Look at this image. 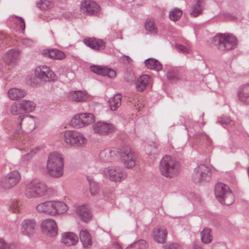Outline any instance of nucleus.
<instances>
[{
    "label": "nucleus",
    "instance_id": "aec40b11",
    "mask_svg": "<svg viewBox=\"0 0 249 249\" xmlns=\"http://www.w3.org/2000/svg\"><path fill=\"white\" fill-rule=\"evenodd\" d=\"M39 213L54 215V201H47L38 204L36 207Z\"/></svg>",
    "mask_w": 249,
    "mask_h": 249
},
{
    "label": "nucleus",
    "instance_id": "4c0bfd02",
    "mask_svg": "<svg viewBox=\"0 0 249 249\" xmlns=\"http://www.w3.org/2000/svg\"><path fill=\"white\" fill-rule=\"evenodd\" d=\"M71 124L73 127L77 128L84 127V124L82 122V119L80 113L74 116V117L71 120Z\"/></svg>",
    "mask_w": 249,
    "mask_h": 249
},
{
    "label": "nucleus",
    "instance_id": "c756f323",
    "mask_svg": "<svg viewBox=\"0 0 249 249\" xmlns=\"http://www.w3.org/2000/svg\"><path fill=\"white\" fill-rule=\"evenodd\" d=\"M144 64L148 69L153 70L157 71H160L162 68L161 63L154 58L147 59L144 61Z\"/></svg>",
    "mask_w": 249,
    "mask_h": 249
},
{
    "label": "nucleus",
    "instance_id": "4be33fe9",
    "mask_svg": "<svg viewBox=\"0 0 249 249\" xmlns=\"http://www.w3.org/2000/svg\"><path fill=\"white\" fill-rule=\"evenodd\" d=\"M151 78L150 75L144 74L141 76L136 83V89L139 91H142L151 84Z\"/></svg>",
    "mask_w": 249,
    "mask_h": 249
},
{
    "label": "nucleus",
    "instance_id": "0e129e2a",
    "mask_svg": "<svg viewBox=\"0 0 249 249\" xmlns=\"http://www.w3.org/2000/svg\"><path fill=\"white\" fill-rule=\"evenodd\" d=\"M200 234L201 240L202 241V231H200Z\"/></svg>",
    "mask_w": 249,
    "mask_h": 249
},
{
    "label": "nucleus",
    "instance_id": "3c124183",
    "mask_svg": "<svg viewBox=\"0 0 249 249\" xmlns=\"http://www.w3.org/2000/svg\"><path fill=\"white\" fill-rule=\"evenodd\" d=\"M8 41L7 36L3 34H0V47L5 46L7 44Z\"/></svg>",
    "mask_w": 249,
    "mask_h": 249
},
{
    "label": "nucleus",
    "instance_id": "ea45409f",
    "mask_svg": "<svg viewBox=\"0 0 249 249\" xmlns=\"http://www.w3.org/2000/svg\"><path fill=\"white\" fill-rule=\"evenodd\" d=\"M213 240V235L211 229H203V244H209Z\"/></svg>",
    "mask_w": 249,
    "mask_h": 249
},
{
    "label": "nucleus",
    "instance_id": "4d7b16f0",
    "mask_svg": "<svg viewBox=\"0 0 249 249\" xmlns=\"http://www.w3.org/2000/svg\"><path fill=\"white\" fill-rule=\"evenodd\" d=\"M120 60L122 63L124 64H128L132 61L131 58L129 56L126 55H124L122 56L120 58Z\"/></svg>",
    "mask_w": 249,
    "mask_h": 249
},
{
    "label": "nucleus",
    "instance_id": "f8f14e48",
    "mask_svg": "<svg viewBox=\"0 0 249 249\" xmlns=\"http://www.w3.org/2000/svg\"><path fill=\"white\" fill-rule=\"evenodd\" d=\"M81 10L89 16H95L100 11V6L93 1L85 0L81 4Z\"/></svg>",
    "mask_w": 249,
    "mask_h": 249
},
{
    "label": "nucleus",
    "instance_id": "603ef678",
    "mask_svg": "<svg viewBox=\"0 0 249 249\" xmlns=\"http://www.w3.org/2000/svg\"><path fill=\"white\" fill-rule=\"evenodd\" d=\"M165 249H180V247L178 243H169L164 245Z\"/></svg>",
    "mask_w": 249,
    "mask_h": 249
},
{
    "label": "nucleus",
    "instance_id": "bf43d9fd",
    "mask_svg": "<svg viewBox=\"0 0 249 249\" xmlns=\"http://www.w3.org/2000/svg\"><path fill=\"white\" fill-rule=\"evenodd\" d=\"M16 18L19 20V26L20 28L22 30H24L25 28V24L24 19L18 16L16 17Z\"/></svg>",
    "mask_w": 249,
    "mask_h": 249
},
{
    "label": "nucleus",
    "instance_id": "864d4df0",
    "mask_svg": "<svg viewBox=\"0 0 249 249\" xmlns=\"http://www.w3.org/2000/svg\"><path fill=\"white\" fill-rule=\"evenodd\" d=\"M21 42L23 45L26 46H32L34 44L33 40L28 38H23L21 40Z\"/></svg>",
    "mask_w": 249,
    "mask_h": 249
},
{
    "label": "nucleus",
    "instance_id": "6ab92c4d",
    "mask_svg": "<svg viewBox=\"0 0 249 249\" xmlns=\"http://www.w3.org/2000/svg\"><path fill=\"white\" fill-rule=\"evenodd\" d=\"M90 71L95 73L103 76H107L110 78H113L116 76V72L111 69L99 66H91L90 68Z\"/></svg>",
    "mask_w": 249,
    "mask_h": 249
},
{
    "label": "nucleus",
    "instance_id": "58836bf2",
    "mask_svg": "<svg viewBox=\"0 0 249 249\" xmlns=\"http://www.w3.org/2000/svg\"><path fill=\"white\" fill-rule=\"evenodd\" d=\"M182 15V11L178 8H174L169 12V16L171 20L176 21L179 19Z\"/></svg>",
    "mask_w": 249,
    "mask_h": 249
},
{
    "label": "nucleus",
    "instance_id": "1a4fd4ad",
    "mask_svg": "<svg viewBox=\"0 0 249 249\" xmlns=\"http://www.w3.org/2000/svg\"><path fill=\"white\" fill-rule=\"evenodd\" d=\"M20 179V175L17 171L10 173L3 177L0 181V187L4 189H9L16 186Z\"/></svg>",
    "mask_w": 249,
    "mask_h": 249
},
{
    "label": "nucleus",
    "instance_id": "6e6d98bb",
    "mask_svg": "<svg viewBox=\"0 0 249 249\" xmlns=\"http://www.w3.org/2000/svg\"><path fill=\"white\" fill-rule=\"evenodd\" d=\"M177 48L178 50L182 53H189V49H188L186 47L182 45H178L177 46Z\"/></svg>",
    "mask_w": 249,
    "mask_h": 249
},
{
    "label": "nucleus",
    "instance_id": "f03ea898",
    "mask_svg": "<svg viewBox=\"0 0 249 249\" xmlns=\"http://www.w3.org/2000/svg\"><path fill=\"white\" fill-rule=\"evenodd\" d=\"M64 159L58 153H53L49 155L47 170L48 174L53 178H58L63 174Z\"/></svg>",
    "mask_w": 249,
    "mask_h": 249
},
{
    "label": "nucleus",
    "instance_id": "ddd939ff",
    "mask_svg": "<svg viewBox=\"0 0 249 249\" xmlns=\"http://www.w3.org/2000/svg\"><path fill=\"white\" fill-rule=\"evenodd\" d=\"M42 231L44 233L50 236H54L57 234V227L54 220L48 219L42 222Z\"/></svg>",
    "mask_w": 249,
    "mask_h": 249
},
{
    "label": "nucleus",
    "instance_id": "5fc2aeb1",
    "mask_svg": "<svg viewBox=\"0 0 249 249\" xmlns=\"http://www.w3.org/2000/svg\"><path fill=\"white\" fill-rule=\"evenodd\" d=\"M36 154V151L35 150H33L30 151V153H28L27 154L24 155L22 157L23 160L24 161H27L30 160L34 155Z\"/></svg>",
    "mask_w": 249,
    "mask_h": 249
},
{
    "label": "nucleus",
    "instance_id": "4468645a",
    "mask_svg": "<svg viewBox=\"0 0 249 249\" xmlns=\"http://www.w3.org/2000/svg\"><path fill=\"white\" fill-rule=\"evenodd\" d=\"M33 117L31 115H20L18 118V124L16 128V131L19 133L21 128L22 122L25 126V130L32 131L34 129V121L32 120Z\"/></svg>",
    "mask_w": 249,
    "mask_h": 249
},
{
    "label": "nucleus",
    "instance_id": "393cba45",
    "mask_svg": "<svg viewBox=\"0 0 249 249\" xmlns=\"http://www.w3.org/2000/svg\"><path fill=\"white\" fill-rule=\"evenodd\" d=\"M7 94L10 99L16 100L24 97L26 95V92L21 89L12 88L8 90Z\"/></svg>",
    "mask_w": 249,
    "mask_h": 249
},
{
    "label": "nucleus",
    "instance_id": "5701e85b",
    "mask_svg": "<svg viewBox=\"0 0 249 249\" xmlns=\"http://www.w3.org/2000/svg\"><path fill=\"white\" fill-rule=\"evenodd\" d=\"M118 156L117 150L106 149L100 154V159L105 162H111L115 157Z\"/></svg>",
    "mask_w": 249,
    "mask_h": 249
},
{
    "label": "nucleus",
    "instance_id": "473e14b6",
    "mask_svg": "<svg viewBox=\"0 0 249 249\" xmlns=\"http://www.w3.org/2000/svg\"><path fill=\"white\" fill-rule=\"evenodd\" d=\"M20 103L23 113L32 112L35 109V104L31 101L22 100L20 101Z\"/></svg>",
    "mask_w": 249,
    "mask_h": 249
},
{
    "label": "nucleus",
    "instance_id": "2eb2a0df",
    "mask_svg": "<svg viewBox=\"0 0 249 249\" xmlns=\"http://www.w3.org/2000/svg\"><path fill=\"white\" fill-rule=\"evenodd\" d=\"M236 95L239 102L249 105V83L241 85L237 90Z\"/></svg>",
    "mask_w": 249,
    "mask_h": 249
},
{
    "label": "nucleus",
    "instance_id": "20e7f679",
    "mask_svg": "<svg viewBox=\"0 0 249 249\" xmlns=\"http://www.w3.org/2000/svg\"><path fill=\"white\" fill-rule=\"evenodd\" d=\"M214 194L218 201L222 205H230L235 201L234 194L229 186L222 183H217L214 187Z\"/></svg>",
    "mask_w": 249,
    "mask_h": 249
},
{
    "label": "nucleus",
    "instance_id": "37998d69",
    "mask_svg": "<svg viewBox=\"0 0 249 249\" xmlns=\"http://www.w3.org/2000/svg\"><path fill=\"white\" fill-rule=\"evenodd\" d=\"M233 74V71L231 69V64L230 63L227 64L224 68V71L222 73L221 76L224 80H228L229 78L232 76Z\"/></svg>",
    "mask_w": 249,
    "mask_h": 249
},
{
    "label": "nucleus",
    "instance_id": "a878e982",
    "mask_svg": "<svg viewBox=\"0 0 249 249\" xmlns=\"http://www.w3.org/2000/svg\"><path fill=\"white\" fill-rule=\"evenodd\" d=\"M76 213L84 222H87L91 219L90 212L85 206L78 207L76 209Z\"/></svg>",
    "mask_w": 249,
    "mask_h": 249
},
{
    "label": "nucleus",
    "instance_id": "2f4dec72",
    "mask_svg": "<svg viewBox=\"0 0 249 249\" xmlns=\"http://www.w3.org/2000/svg\"><path fill=\"white\" fill-rule=\"evenodd\" d=\"M68 209V206L63 202L54 201V215L65 213Z\"/></svg>",
    "mask_w": 249,
    "mask_h": 249
},
{
    "label": "nucleus",
    "instance_id": "72a5a7b5",
    "mask_svg": "<svg viewBox=\"0 0 249 249\" xmlns=\"http://www.w3.org/2000/svg\"><path fill=\"white\" fill-rule=\"evenodd\" d=\"M202 165L199 164L194 170L192 175L193 180L195 183L200 184L202 178Z\"/></svg>",
    "mask_w": 249,
    "mask_h": 249
},
{
    "label": "nucleus",
    "instance_id": "423d86ee",
    "mask_svg": "<svg viewBox=\"0 0 249 249\" xmlns=\"http://www.w3.org/2000/svg\"><path fill=\"white\" fill-rule=\"evenodd\" d=\"M64 140L66 144L74 147L83 146L87 142L82 134L74 130L66 131L64 134Z\"/></svg>",
    "mask_w": 249,
    "mask_h": 249
},
{
    "label": "nucleus",
    "instance_id": "052dcab7",
    "mask_svg": "<svg viewBox=\"0 0 249 249\" xmlns=\"http://www.w3.org/2000/svg\"><path fill=\"white\" fill-rule=\"evenodd\" d=\"M204 137H205V139L208 140L209 142H211L210 139L208 137V136L206 135L205 134L204 135L203 134V139L204 138Z\"/></svg>",
    "mask_w": 249,
    "mask_h": 249
},
{
    "label": "nucleus",
    "instance_id": "bb28decb",
    "mask_svg": "<svg viewBox=\"0 0 249 249\" xmlns=\"http://www.w3.org/2000/svg\"><path fill=\"white\" fill-rule=\"evenodd\" d=\"M80 240L85 248H89L92 245L91 236L86 230H82L79 233Z\"/></svg>",
    "mask_w": 249,
    "mask_h": 249
},
{
    "label": "nucleus",
    "instance_id": "dca6fc26",
    "mask_svg": "<svg viewBox=\"0 0 249 249\" xmlns=\"http://www.w3.org/2000/svg\"><path fill=\"white\" fill-rule=\"evenodd\" d=\"M36 224L33 219H25L21 223V232L23 235L30 236L35 232Z\"/></svg>",
    "mask_w": 249,
    "mask_h": 249
},
{
    "label": "nucleus",
    "instance_id": "cd10ccee",
    "mask_svg": "<svg viewBox=\"0 0 249 249\" xmlns=\"http://www.w3.org/2000/svg\"><path fill=\"white\" fill-rule=\"evenodd\" d=\"M20 52L18 50H10L7 52V53L4 57L5 62L9 65L11 63L15 62L17 59H18L19 56Z\"/></svg>",
    "mask_w": 249,
    "mask_h": 249
},
{
    "label": "nucleus",
    "instance_id": "09e8293b",
    "mask_svg": "<svg viewBox=\"0 0 249 249\" xmlns=\"http://www.w3.org/2000/svg\"><path fill=\"white\" fill-rule=\"evenodd\" d=\"M231 122V120L229 117H228L225 116H222L220 117H219L217 121V123L221 124L222 125L229 124Z\"/></svg>",
    "mask_w": 249,
    "mask_h": 249
},
{
    "label": "nucleus",
    "instance_id": "49530a36",
    "mask_svg": "<svg viewBox=\"0 0 249 249\" xmlns=\"http://www.w3.org/2000/svg\"><path fill=\"white\" fill-rule=\"evenodd\" d=\"M50 6V2L48 0H40L37 3V6L42 10H46Z\"/></svg>",
    "mask_w": 249,
    "mask_h": 249
},
{
    "label": "nucleus",
    "instance_id": "a211bd4d",
    "mask_svg": "<svg viewBox=\"0 0 249 249\" xmlns=\"http://www.w3.org/2000/svg\"><path fill=\"white\" fill-rule=\"evenodd\" d=\"M167 233L166 229L163 227H156L153 231V236L154 241L160 244L165 243Z\"/></svg>",
    "mask_w": 249,
    "mask_h": 249
},
{
    "label": "nucleus",
    "instance_id": "9b49d317",
    "mask_svg": "<svg viewBox=\"0 0 249 249\" xmlns=\"http://www.w3.org/2000/svg\"><path fill=\"white\" fill-rule=\"evenodd\" d=\"M36 76L44 82L54 81L56 79V75L46 66L37 67L35 71Z\"/></svg>",
    "mask_w": 249,
    "mask_h": 249
},
{
    "label": "nucleus",
    "instance_id": "680f3d73",
    "mask_svg": "<svg viewBox=\"0 0 249 249\" xmlns=\"http://www.w3.org/2000/svg\"><path fill=\"white\" fill-rule=\"evenodd\" d=\"M194 249H202L201 247H199V246L196 245L194 246Z\"/></svg>",
    "mask_w": 249,
    "mask_h": 249
},
{
    "label": "nucleus",
    "instance_id": "de8ad7c7",
    "mask_svg": "<svg viewBox=\"0 0 249 249\" xmlns=\"http://www.w3.org/2000/svg\"><path fill=\"white\" fill-rule=\"evenodd\" d=\"M167 77L168 80L171 82H175L178 79V75L177 72L173 70H170L167 73Z\"/></svg>",
    "mask_w": 249,
    "mask_h": 249
},
{
    "label": "nucleus",
    "instance_id": "f3484780",
    "mask_svg": "<svg viewBox=\"0 0 249 249\" xmlns=\"http://www.w3.org/2000/svg\"><path fill=\"white\" fill-rule=\"evenodd\" d=\"M83 42L87 46L95 51L103 50L105 48V42L94 37L85 38Z\"/></svg>",
    "mask_w": 249,
    "mask_h": 249
},
{
    "label": "nucleus",
    "instance_id": "a19ab883",
    "mask_svg": "<svg viewBox=\"0 0 249 249\" xmlns=\"http://www.w3.org/2000/svg\"><path fill=\"white\" fill-rule=\"evenodd\" d=\"M145 28L151 34L155 35L157 33V28L153 20H147L145 23Z\"/></svg>",
    "mask_w": 249,
    "mask_h": 249
},
{
    "label": "nucleus",
    "instance_id": "f257e3e1",
    "mask_svg": "<svg viewBox=\"0 0 249 249\" xmlns=\"http://www.w3.org/2000/svg\"><path fill=\"white\" fill-rule=\"evenodd\" d=\"M215 48L221 52H227L235 49L238 43L237 37L229 33H218L213 39Z\"/></svg>",
    "mask_w": 249,
    "mask_h": 249
},
{
    "label": "nucleus",
    "instance_id": "79ce46f5",
    "mask_svg": "<svg viewBox=\"0 0 249 249\" xmlns=\"http://www.w3.org/2000/svg\"><path fill=\"white\" fill-rule=\"evenodd\" d=\"M10 111L11 114L14 115L23 114V112L20 102L13 104L10 107Z\"/></svg>",
    "mask_w": 249,
    "mask_h": 249
},
{
    "label": "nucleus",
    "instance_id": "7c9ffc66",
    "mask_svg": "<svg viewBox=\"0 0 249 249\" xmlns=\"http://www.w3.org/2000/svg\"><path fill=\"white\" fill-rule=\"evenodd\" d=\"M122 97V96L120 94H117L110 98L108 103L111 110L115 111L121 106Z\"/></svg>",
    "mask_w": 249,
    "mask_h": 249
},
{
    "label": "nucleus",
    "instance_id": "a18cd8bd",
    "mask_svg": "<svg viewBox=\"0 0 249 249\" xmlns=\"http://www.w3.org/2000/svg\"><path fill=\"white\" fill-rule=\"evenodd\" d=\"M10 210L15 213H18L20 210L19 202L17 200H12L9 204Z\"/></svg>",
    "mask_w": 249,
    "mask_h": 249
},
{
    "label": "nucleus",
    "instance_id": "e433bc0d",
    "mask_svg": "<svg viewBox=\"0 0 249 249\" xmlns=\"http://www.w3.org/2000/svg\"><path fill=\"white\" fill-rule=\"evenodd\" d=\"M80 114L84 126L89 125L95 121V118L93 114L91 113H81Z\"/></svg>",
    "mask_w": 249,
    "mask_h": 249
},
{
    "label": "nucleus",
    "instance_id": "39448f33",
    "mask_svg": "<svg viewBox=\"0 0 249 249\" xmlns=\"http://www.w3.org/2000/svg\"><path fill=\"white\" fill-rule=\"evenodd\" d=\"M48 187L46 184L37 179L28 183L25 190V195L28 198L40 197L47 195Z\"/></svg>",
    "mask_w": 249,
    "mask_h": 249
},
{
    "label": "nucleus",
    "instance_id": "e2e57ef3",
    "mask_svg": "<svg viewBox=\"0 0 249 249\" xmlns=\"http://www.w3.org/2000/svg\"><path fill=\"white\" fill-rule=\"evenodd\" d=\"M207 170H208V172L207 173L206 175L208 176V177L209 178L211 176V173L210 172L209 170H208L207 167H205Z\"/></svg>",
    "mask_w": 249,
    "mask_h": 249
},
{
    "label": "nucleus",
    "instance_id": "13d9d810",
    "mask_svg": "<svg viewBox=\"0 0 249 249\" xmlns=\"http://www.w3.org/2000/svg\"><path fill=\"white\" fill-rule=\"evenodd\" d=\"M0 249H11L10 245L3 240L0 241Z\"/></svg>",
    "mask_w": 249,
    "mask_h": 249
},
{
    "label": "nucleus",
    "instance_id": "f704fd0d",
    "mask_svg": "<svg viewBox=\"0 0 249 249\" xmlns=\"http://www.w3.org/2000/svg\"><path fill=\"white\" fill-rule=\"evenodd\" d=\"M148 244L144 240H139L130 245L125 249H148Z\"/></svg>",
    "mask_w": 249,
    "mask_h": 249
},
{
    "label": "nucleus",
    "instance_id": "6e6552de",
    "mask_svg": "<svg viewBox=\"0 0 249 249\" xmlns=\"http://www.w3.org/2000/svg\"><path fill=\"white\" fill-rule=\"evenodd\" d=\"M105 176L112 181L119 182L126 177V174L120 167H108L104 170Z\"/></svg>",
    "mask_w": 249,
    "mask_h": 249
},
{
    "label": "nucleus",
    "instance_id": "9d476101",
    "mask_svg": "<svg viewBox=\"0 0 249 249\" xmlns=\"http://www.w3.org/2000/svg\"><path fill=\"white\" fill-rule=\"evenodd\" d=\"M93 130L95 133L100 136H107L114 133L116 128L111 123L98 122L93 125Z\"/></svg>",
    "mask_w": 249,
    "mask_h": 249
},
{
    "label": "nucleus",
    "instance_id": "c85d7f7f",
    "mask_svg": "<svg viewBox=\"0 0 249 249\" xmlns=\"http://www.w3.org/2000/svg\"><path fill=\"white\" fill-rule=\"evenodd\" d=\"M86 98V93L81 90L71 91L69 94V99L72 101L83 102Z\"/></svg>",
    "mask_w": 249,
    "mask_h": 249
},
{
    "label": "nucleus",
    "instance_id": "c9c22d12",
    "mask_svg": "<svg viewBox=\"0 0 249 249\" xmlns=\"http://www.w3.org/2000/svg\"><path fill=\"white\" fill-rule=\"evenodd\" d=\"M202 0H196L195 3L192 6V11L190 13L193 17H196L201 14L202 11Z\"/></svg>",
    "mask_w": 249,
    "mask_h": 249
},
{
    "label": "nucleus",
    "instance_id": "8fccbe9b",
    "mask_svg": "<svg viewBox=\"0 0 249 249\" xmlns=\"http://www.w3.org/2000/svg\"><path fill=\"white\" fill-rule=\"evenodd\" d=\"M212 249H228V248L225 243L217 242L213 244Z\"/></svg>",
    "mask_w": 249,
    "mask_h": 249
},
{
    "label": "nucleus",
    "instance_id": "7ed1b4c3",
    "mask_svg": "<svg viewBox=\"0 0 249 249\" xmlns=\"http://www.w3.org/2000/svg\"><path fill=\"white\" fill-rule=\"evenodd\" d=\"M159 169L162 175L167 178H172L178 174L180 164L171 157L165 156L160 163Z\"/></svg>",
    "mask_w": 249,
    "mask_h": 249
},
{
    "label": "nucleus",
    "instance_id": "0eeeda50",
    "mask_svg": "<svg viewBox=\"0 0 249 249\" xmlns=\"http://www.w3.org/2000/svg\"><path fill=\"white\" fill-rule=\"evenodd\" d=\"M118 156L120 157L121 161L124 166L127 168H131L136 165V158L134 154L131 149L128 147H124L117 149Z\"/></svg>",
    "mask_w": 249,
    "mask_h": 249
},
{
    "label": "nucleus",
    "instance_id": "412c9836",
    "mask_svg": "<svg viewBox=\"0 0 249 249\" xmlns=\"http://www.w3.org/2000/svg\"><path fill=\"white\" fill-rule=\"evenodd\" d=\"M61 241L68 246H73L78 242V237L73 232H65L62 234Z\"/></svg>",
    "mask_w": 249,
    "mask_h": 249
},
{
    "label": "nucleus",
    "instance_id": "c03bdc74",
    "mask_svg": "<svg viewBox=\"0 0 249 249\" xmlns=\"http://www.w3.org/2000/svg\"><path fill=\"white\" fill-rule=\"evenodd\" d=\"M89 189L91 195L92 196H95L98 194L99 192V186L97 183L94 181L89 179Z\"/></svg>",
    "mask_w": 249,
    "mask_h": 249
},
{
    "label": "nucleus",
    "instance_id": "b1692460",
    "mask_svg": "<svg viewBox=\"0 0 249 249\" xmlns=\"http://www.w3.org/2000/svg\"><path fill=\"white\" fill-rule=\"evenodd\" d=\"M43 54L50 58L57 60H61L66 57L64 52L57 49L44 50Z\"/></svg>",
    "mask_w": 249,
    "mask_h": 249
}]
</instances>
